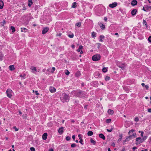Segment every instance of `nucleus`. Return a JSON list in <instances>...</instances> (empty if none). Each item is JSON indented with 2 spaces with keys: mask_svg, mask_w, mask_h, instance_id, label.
Listing matches in <instances>:
<instances>
[{
  "mask_svg": "<svg viewBox=\"0 0 151 151\" xmlns=\"http://www.w3.org/2000/svg\"><path fill=\"white\" fill-rule=\"evenodd\" d=\"M74 94L76 96L82 98L86 97L87 95L86 92L80 90L75 91Z\"/></svg>",
  "mask_w": 151,
  "mask_h": 151,
  "instance_id": "obj_1",
  "label": "nucleus"
},
{
  "mask_svg": "<svg viewBox=\"0 0 151 151\" xmlns=\"http://www.w3.org/2000/svg\"><path fill=\"white\" fill-rule=\"evenodd\" d=\"M69 96L65 93H63L60 97V100L63 103L68 102L69 101Z\"/></svg>",
  "mask_w": 151,
  "mask_h": 151,
  "instance_id": "obj_2",
  "label": "nucleus"
},
{
  "mask_svg": "<svg viewBox=\"0 0 151 151\" xmlns=\"http://www.w3.org/2000/svg\"><path fill=\"white\" fill-rule=\"evenodd\" d=\"M101 56L99 55H96L93 56L92 59L93 61H96L100 59Z\"/></svg>",
  "mask_w": 151,
  "mask_h": 151,
  "instance_id": "obj_3",
  "label": "nucleus"
},
{
  "mask_svg": "<svg viewBox=\"0 0 151 151\" xmlns=\"http://www.w3.org/2000/svg\"><path fill=\"white\" fill-rule=\"evenodd\" d=\"M12 91L10 89H7L6 91V93L7 96L9 98H11L12 96Z\"/></svg>",
  "mask_w": 151,
  "mask_h": 151,
  "instance_id": "obj_4",
  "label": "nucleus"
},
{
  "mask_svg": "<svg viewBox=\"0 0 151 151\" xmlns=\"http://www.w3.org/2000/svg\"><path fill=\"white\" fill-rule=\"evenodd\" d=\"M117 66L119 68H122V70H124L125 69V63L122 64H117Z\"/></svg>",
  "mask_w": 151,
  "mask_h": 151,
  "instance_id": "obj_5",
  "label": "nucleus"
},
{
  "mask_svg": "<svg viewBox=\"0 0 151 151\" xmlns=\"http://www.w3.org/2000/svg\"><path fill=\"white\" fill-rule=\"evenodd\" d=\"M49 28L48 27H46L44 28L42 32V33L43 34H45L48 31Z\"/></svg>",
  "mask_w": 151,
  "mask_h": 151,
  "instance_id": "obj_6",
  "label": "nucleus"
},
{
  "mask_svg": "<svg viewBox=\"0 0 151 151\" xmlns=\"http://www.w3.org/2000/svg\"><path fill=\"white\" fill-rule=\"evenodd\" d=\"M117 5V3L116 2H114L112 4H110L109 5V6L111 8H113L116 6Z\"/></svg>",
  "mask_w": 151,
  "mask_h": 151,
  "instance_id": "obj_7",
  "label": "nucleus"
},
{
  "mask_svg": "<svg viewBox=\"0 0 151 151\" xmlns=\"http://www.w3.org/2000/svg\"><path fill=\"white\" fill-rule=\"evenodd\" d=\"M49 90L51 93H53L55 92L56 90V89L54 87H50L49 88Z\"/></svg>",
  "mask_w": 151,
  "mask_h": 151,
  "instance_id": "obj_8",
  "label": "nucleus"
},
{
  "mask_svg": "<svg viewBox=\"0 0 151 151\" xmlns=\"http://www.w3.org/2000/svg\"><path fill=\"white\" fill-rule=\"evenodd\" d=\"M137 12V10L136 9H133L132 11L131 14L133 16H134L136 15V13Z\"/></svg>",
  "mask_w": 151,
  "mask_h": 151,
  "instance_id": "obj_9",
  "label": "nucleus"
},
{
  "mask_svg": "<svg viewBox=\"0 0 151 151\" xmlns=\"http://www.w3.org/2000/svg\"><path fill=\"white\" fill-rule=\"evenodd\" d=\"M137 1L136 0H132L131 3V5L133 6H134L136 5V4H137Z\"/></svg>",
  "mask_w": 151,
  "mask_h": 151,
  "instance_id": "obj_10",
  "label": "nucleus"
},
{
  "mask_svg": "<svg viewBox=\"0 0 151 151\" xmlns=\"http://www.w3.org/2000/svg\"><path fill=\"white\" fill-rule=\"evenodd\" d=\"M99 25L100 26L101 29H104L105 28V26L103 24L100 23H98Z\"/></svg>",
  "mask_w": 151,
  "mask_h": 151,
  "instance_id": "obj_11",
  "label": "nucleus"
},
{
  "mask_svg": "<svg viewBox=\"0 0 151 151\" xmlns=\"http://www.w3.org/2000/svg\"><path fill=\"white\" fill-rule=\"evenodd\" d=\"M47 133H44L42 135V138L43 139L45 140L47 139Z\"/></svg>",
  "mask_w": 151,
  "mask_h": 151,
  "instance_id": "obj_12",
  "label": "nucleus"
},
{
  "mask_svg": "<svg viewBox=\"0 0 151 151\" xmlns=\"http://www.w3.org/2000/svg\"><path fill=\"white\" fill-rule=\"evenodd\" d=\"M63 127H61L58 130V132L60 134H62L63 132Z\"/></svg>",
  "mask_w": 151,
  "mask_h": 151,
  "instance_id": "obj_13",
  "label": "nucleus"
},
{
  "mask_svg": "<svg viewBox=\"0 0 151 151\" xmlns=\"http://www.w3.org/2000/svg\"><path fill=\"white\" fill-rule=\"evenodd\" d=\"M108 113L109 114L112 115L114 114V111L111 109H109L108 111Z\"/></svg>",
  "mask_w": 151,
  "mask_h": 151,
  "instance_id": "obj_14",
  "label": "nucleus"
},
{
  "mask_svg": "<svg viewBox=\"0 0 151 151\" xmlns=\"http://www.w3.org/2000/svg\"><path fill=\"white\" fill-rule=\"evenodd\" d=\"M99 137L102 138L103 140H105V137L104 135L102 134H100L99 135Z\"/></svg>",
  "mask_w": 151,
  "mask_h": 151,
  "instance_id": "obj_15",
  "label": "nucleus"
},
{
  "mask_svg": "<svg viewBox=\"0 0 151 151\" xmlns=\"http://www.w3.org/2000/svg\"><path fill=\"white\" fill-rule=\"evenodd\" d=\"M9 70H13L15 69L14 67V65H10L9 66Z\"/></svg>",
  "mask_w": 151,
  "mask_h": 151,
  "instance_id": "obj_16",
  "label": "nucleus"
},
{
  "mask_svg": "<svg viewBox=\"0 0 151 151\" xmlns=\"http://www.w3.org/2000/svg\"><path fill=\"white\" fill-rule=\"evenodd\" d=\"M4 6V3L2 1H0V9H2Z\"/></svg>",
  "mask_w": 151,
  "mask_h": 151,
  "instance_id": "obj_17",
  "label": "nucleus"
},
{
  "mask_svg": "<svg viewBox=\"0 0 151 151\" xmlns=\"http://www.w3.org/2000/svg\"><path fill=\"white\" fill-rule=\"evenodd\" d=\"M30 69L32 70V72L34 73H35V72H34L33 71H37V69L35 67H31Z\"/></svg>",
  "mask_w": 151,
  "mask_h": 151,
  "instance_id": "obj_18",
  "label": "nucleus"
},
{
  "mask_svg": "<svg viewBox=\"0 0 151 151\" xmlns=\"http://www.w3.org/2000/svg\"><path fill=\"white\" fill-rule=\"evenodd\" d=\"M93 134V132L92 131H89L87 133L88 136H92Z\"/></svg>",
  "mask_w": 151,
  "mask_h": 151,
  "instance_id": "obj_19",
  "label": "nucleus"
},
{
  "mask_svg": "<svg viewBox=\"0 0 151 151\" xmlns=\"http://www.w3.org/2000/svg\"><path fill=\"white\" fill-rule=\"evenodd\" d=\"M28 2L29 3L28 4V6L29 7H30L31 5L33 4V2L32 0H29Z\"/></svg>",
  "mask_w": 151,
  "mask_h": 151,
  "instance_id": "obj_20",
  "label": "nucleus"
},
{
  "mask_svg": "<svg viewBox=\"0 0 151 151\" xmlns=\"http://www.w3.org/2000/svg\"><path fill=\"white\" fill-rule=\"evenodd\" d=\"M21 32H27V29L25 28H21Z\"/></svg>",
  "mask_w": 151,
  "mask_h": 151,
  "instance_id": "obj_21",
  "label": "nucleus"
},
{
  "mask_svg": "<svg viewBox=\"0 0 151 151\" xmlns=\"http://www.w3.org/2000/svg\"><path fill=\"white\" fill-rule=\"evenodd\" d=\"M104 37L103 35H101L100 36V40H99V41L100 42H102L103 41V40H102V39L104 38Z\"/></svg>",
  "mask_w": 151,
  "mask_h": 151,
  "instance_id": "obj_22",
  "label": "nucleus"
},
{
  "mask_svg": "<svg viewBox=\"0 0 151 151\" xmlns=\"http://www.w3.org/2000/svg\"><path fill=\"white\" fill-rule=\"evenodd\" d=\"M81 22H79L76 24L75 26L78 27H80L81 25Z\"/></svg>",
  "mask_w": 151,
  "mask_h": 151,
  "instance_id": "obj_23",
  "label": "nucleus"
},
{
  "mask_svg": "<svg viewBox=\"0 0 151 151\" xmlns=\"http://www.w3.org/2000/svg\"><path fill=\"white\" fill-rule=\"evenodd\" d=\"M91 142L92 143L93 145L96 144V142L92 138H91L90 139Z\"/></svg>",
  "mask_w": 151,
  "mask_h": 151,
  "instance_id": "obj_24",
  "label": "nucleus"
},
{
  "mask_svg": "<svg viewBox=\"0 0 151 151\" xmlns=\"http://www.w3.org/2000/svg\"><path fill=\"white\" fill-rule=\"evenodd\" d=\"M76 2H73L72 4V7L73 8H75L76 7Z\"/></svg>",
  "mask_w": 151,
  "mask_h": 151,
  "instance_id": "obj_25",
  "label": "nucleus"
},
{
  "mask_svg": "<svg viewBox=\"0 0 151 151\" xmlns=\"http://www.w3.org/2000/svg\"><path fill=\"white\" fill-rule=\"evenodd\" d=\"M11 29L12 30V32H15V29L14 27L13 26H11Z\"/></svg>",
  "mask_w": 151,
  "mask_h": 151,
  "instance_id": "obj_26",
  "label": "nucleus"
},
{
  "mask_svg": "<svg viewBox=\"0 0 151 151\" xmlns=\"http://www.w3.org/2000/svg\"><path fill=\"white\" fill-rule=\"evenodd\" d=\"M102 71L104 73L106 72L107 71V69L106 68H104L102 69Z\"/></svg>",
  "mask_w": 151,
  "mask_h": 151,
  "instance_id": "obj_27",
  "label": "nucleus"
},
{
  "mask_svg": "<svg viewBox=\"0 0 151 151\" xmlns=\"http://www.w3.org/2000/svg\"><path fill=\"white\" fill-rule=\"evenodd\" d=\"M143 24H145V25L146 27H147V22H146V21L145 20H143Z\"/></svg>",
  "mask_w": 151,
  "mask_h": 151,
  "instance_id": "obj_28",
  "label": "nucleus"
},
{
  "mask_svg": "<svg viewBox=\"0 0 151 151\" xmlns=\"http://www.w3.org/2000/svg\"><path fill=\"white\" fill-rule=\"evenodd\" d=\"M55 70V67H53L51 69V72L52 73H53L54 72V71Z\"/></svg>",
  "mask_w": 151,
  "mask_h": 151,
  "instance_id": "obj_29",
  "label": "nucleus"
},
{
  "mask_svg": "<svg viewBox=\"0 0 151 151\" xmlns=\"http://www.w3.org/2000/svg\"><path fill=\"white\" fill-rule=\"evenodd\" d=\"M130 140L129 139V138L128 137H127L126 139L124 141V142H125L129 141Z\"/></svg>",
  "mask_w": 151,
  "mask_h": 151,
  "instance_id": "obj_30",
  "label": "nucleus"
},
{
  "mask_svg": "<svg viewBox=\"0 0 151 151\" xmlns=\"http://www.w3.org/2000/svg\"><path fill=\"white\" fill-rule=\"evenodd\" d=\"M76 76V77H78L80 76L81 74L79 72H77L75 74Z\"/></svg>",
  "mask_w": 151,
  "mask_h": 151,
  "instance_id": "obj_31",
  "label": "nucleus"
},
{
  "mask_svg": "<svg viewBox=\"0 0 151 151\" xmlns=\"http://www.w3.org/2000/svg\"><path fill=\"white\" fill-rule=\"evenodd\" d=\"M79 139H80V141H79V142L82 145H83V144L82 143V142L83 141L81 137H79Z\"/></svg>",
  "mask_w": 151,
  "mask_h": 151,
  "instance_id": "obj_32",
  "label": "nucleus"
},
{
  "mask_svg": "<svg viewBox=\"0 0 151 151\" xmlns=\"http://www.w3.org/2000/svg\"><path fill=\"white\" fill-rule=\"evenodd\" d=\"M96 33L95 32H92V37H96Z\"/></svg>",
  "mask_w": 151,
  "mask_h": 151,
  "instance_id": "obj_33",
  "label": "nucleus"
},
{
  "mask_svg": "<svg viewBox=\"0 0 151 151\" xmlns=\"http://www.w3.org/2000/svg\"><path fill=\"white\" fill-rule=\"evenodd\" d=\"M22 116L24 119H26L27 118V115L26 114H23Z\"/></svg>",
  "mask_w": 151,
  "mask_h": 151,
  "instance_id": "obj_34",
  "label": "nucleus"
},
{
  "mask_svg": "<svg viewBox=\"0 0 151 151\" xmlns=\"http://www.w3.org/2000/svg\"><path fill=\"white\" fill-rule=\"evenodd\" d=\"M111 119H107L106 120V122L107 123H109L111 122Z\"/></svg>",
  "mask_w": 151,
  "mask_h": 151,
  "instance_id": "obj_35",
  "label": "nucleus"
},
{
  "mask_svg": "<svg viewBox=\"0 0 151 151\" xmlns=\"http://www.w3.org/2000/svg\"><path fill=\"white\" fill-rule=\"evenodd\" d=\"M3 57V55L1 52H0V60H2V58Z\"/></svg>",
  "mask_w": 151,
  "mask_h": 151,
  "instance_id": "obj_36",
  "label": "nucleus"
},
{
  "mask_svg": "<svg viewBox=\"0 0 151 151\" xmlns=\"http://www.w3.org/2000/svg\"><path fill=\"white\" fill-rule=\"evenodd\" d=\"M76 146V145L75 143H73L71 145V147L72 148L75 147Z\"/></svg>",
  "mask_w": 151,
  "mask_h": 151,
  "instance_id": "obj_37",
  "label": "nucleus"
},
{
  "mask_svg": "<svg viewBox=\"0 0 151 151\" xmlns=\"http://www.w3.org/2000/svg\"><path fill=\"white\" fill-rule=\"evenodd\" d=\"M110 78L108 76H106V77L105 78V79L106 81H107L109 80H110Z\"/></svg>",
  "mask_w": 151,
  "mask_h": 151,
  "instance_id": "obj_38",
  "label": "nucleus"
},
{
  "mask_svg": "<svg viewBox=\"0 0 151 151\" xmlns=\"http://www.w3.org/2000/svg\"><path fill=\"white\" fill-rule=\"evenodd\" d=\"M6 23V22L5 20H3V22H1V25L2 26H3L4 25V24Z\"/></svg>",
  "mask_w": 151,
  "mask_h": 151,
  "instance_id": "obj_39",
  "label": "nucleus"
},
{
  "mask_svg": "<svg viewBox=\"0 0 151 151\" xmlns=\"http://www.w3.org/2000/svg\"><path fill=\"white\" fill-rule=\"evenodd\" d=\"M68 36L70 38H73L74 37V35L73 33H72L71 35H68Z\"/></svg>",
  "mask_w": 151,
  "mask_h": 151,
  "instance_id": "obj_40",
  "label": "nucleus"
},
{
  "mask_svg": "<svg viewBox=\"0 0 151 151\" xmlns=\"http://www.w3.org/2000/svg\"><path fill=\"white\" fill-rule=\"evenodd\" d=\"M70 137H69V136H67L66 137V139L67 141H69L70 140Z\"/></svg>",
  "mask_w": 151,
  "mask_h": 151,
  "instance_id": "obj_41",
  "label": "nucleus"
},
{
  "mask_svg": "<svg viewBox=\"0 0 151 151\" xmlns=\"http://www.w3.org/2000/svg\"><path fill=\"white\" fill-rule=\"evenodd\" d=\"M70 73L68 70H67L66 72H65V74L67 75H68Z\"/></svg>",
  "mask_w": 151,
  "mask_h": 151,
  "instance_id": "obj_42",
  "label": "nucleus"
},
{
  "mask_svg": "<svg viewBox=\"0 0 151 151\" xmlns=\"http://www.w3.org/2000/svg\"><path fill=\"white\" fill-rule=\"evenodd\" d=\"M30 150H31V151H35V148L32 147L30 148Z\"/></svg>",
  "mask_w": 151,
  "mask_h": 151,
  "instance_id": "obj_43",
  "label": "nucleus"
},
{
  "mask_svg": "<svg viewBox=\"0 0 151 151\" xmlns=\"http://www.w3.org/2000/svg\"><path fill=\"white\" fill-rule=\"evenodd\" d=\"M147 138V136H144L142 139L143 141H144Z\"/></svg>",
  "mask_w": 151,
  "mask_h": 151,
  "instance_id": "obj_44",
  "label": "nucleus"
},
{
  "mask_svg": "<svg viewBox=\"0 0 151 151\" xmlns=\"http://www.w3.org/2000/svg\"><path fill=\"white\" fill-rule=\"evenodd\" d=\"M145 7V9H146V10L147 11L148 9H149V6L147 5H145L144 6Z\"/></svg>",
  "mask_w": 151,
  "mask_h": 151,
  "instance_id": "obj_45",
  "label": "nucleus"
},
{
  "mask_svg": "<svg viewBox=\"0 0 151 151\" xmlns=\"http://www.w3.org/2000/svg\"><path fill=\"white\" fill-rule=\"evenodd\" d=\"M141 137H137V138L136 139V140L137 141H139V140H140V139H141Z\"/></svg>",
  "mask_w": 151,
  "mask_h": 151,
  "instance_id": "obj_46",
  "label": "nucleus"
},
{
  "mask_svg": "<svg viewBox=\"0 0 151 151\" xmlns=\"http://www.w3.org/2000/svg\"><path fill=\"white\" fill-rule=\"evenodd\" d=\"M148 40L149 42H151V36H150L148 37Z\"/></svg>",
  "mask_w": 151,
  "mask_h": 151,
  "instance_id": "obj_47",
  "label": "nucleus"
},
{
  "mask_svg": "<svg viewBox=\"0 0 151 151\" xmlns=\"http://www.w3.org/2000/svg\"><path fill=\"white\" fill-rule=\"evenodd\" d=\"M134 120L136 122H138L139 120V119L138 118V117H136L135 118Z\"/></svg>",
  "mask_w": 151,
  "mask_h": 151,
  "instance_id": "obj_48",
  "label": "nucleus"
},
{
  "mask_svg": "<svg viewBox=\"0 0 151 151\" xmlns=\"http://www.w3.org/2000/svg\"><path fill=\"white\" fill-rule=\"evenodd\" d=\"M13 129H15V130L16 131H17L18 130V129L15 126L13 127Z\"/></svg>",
  "mask_w": 151,
  "mask_h": 151,
  "instance_id": "obj_49",
  "label": "nucleus"
},
{
  "mask_svg": "<svg viewBox=\"0 0 151 151\" xmlns=\"http://www.w3.org/2000/svg\"><path fill=\"white\" fill-rule=\"evenodd\" d=\"M35 93L36 94V95H39V93H38V91H35Z\"/></svg>",
  "mask_w": 151,
  "mask_h": 151,
  "instance_id": "obj_50",
  "label": "nucleus"
},
{
  "mask_svg": "<svg viewBox=\"0 0 151 151\" xmlns=\"http://www.w3.org/2000/svg\"><path fill=\"white\" fill-rule=\"evenodd\" d=\"M131 136H132V137L134 136V137H136V134L135 133L133 134L132 135H131Z\"/></svg>",
  "mask_w": 151,
  "mask_h": 151,
  "instance_id": "obj_51",
  "label": "nucleus"
},
{
  "mask_svg": "<svg viewBox=\"0 0 151 151\" xmlns=\"http://www.w3.org/2000/svg\"><path fill=\"white\" fill-rule=\"evenodd\" d=\"M140 143H142L143 142V140H142V139L141 138V139L139 140L138 141Z\"/></svg>",
  "mask_w": 151,
  "mask_h": 151,
  "instance_id": "obj_52",
  "label": "nucleus"
},
{
  "mask_svg": "<svg viewBox=\"0 0 151 151\" xmlns=\"http://www.w3.org/2000/svg\"><path fill=\"white\" fill-rule=\"evenodd\" d=\"M106 130L108 132H111L112 131V129H106Z\"/></svg>",
  "mask_w": 151,
  "mask_h": 151,
  "instance_id": "obj_53",
  "label": "nucleus"
},
{
  "mask_svg": "<svg viewBox=\"0 0 151 151\" xmlns=\"http://www.w3.org/2000/svg\"><path fill=\"white\" fill-rule=\"evenodd\" d=\"M145 88H146V89H147L149 88V86L147 85H145Z\"/></svg>",
  "mask_w": 151,
  "mask_h": 151,
  "instance_id": "obj_54",
  "label": "nucleus"
},
{
  "mask_svg": "<svg viewBox=\"0 0 151 151\" xmlns=\"http://www.w3.org/2000/svg\"><path fill=\"white\" fill-rule=\"evenodd\" d=\"M79 48L81 50L83 49V46L82 45H80L79 47Z\"/></svg>",
  "mask_w": 151,
  "mask_h": 151,
  "instance_id": "obj_55",
  "label": "nucleus"
},
{
  "mask_svg": "<svg viewBox=\"0 0 151 151\" xmlns=\"http://www.w3.org/2000/svg\"><path fill=\"white\" fill-rule=\"evenodd\" d=\"M129 138V139L130 140H131L132 138V136H131V135H130L128 137Z\"/></svg>",
  "mask_w": 151,
  "mask_h": 151,
  "instance_id": "obj_56",
  "label": "nucleus"
},
{
  "mask_svg": "<svg viewBox=\"0 0 151 151\" xmlns=\"http://www.w3.org/2000/svg\"><path fill=\"white\" fill-rule=\"evenodd\" d=\"M111 145L113 146V147H115V144L114 143V142H113Z\"/></svg>",
  "mask_w": 151,
  "mask_h": 151,
  "instance_id": "obj_57",
  "label": "nucleus"
},
{
  "mask_svg": "<svg viewBox=\"0 0 151 151\" xmlns=\"http://www.w3.org/2000/svg\"><path fill=\"white\" fill-rule=\"evenodd\" d=\"M104 20L106 22V21H107V18L106 17H104Z\"/></svg>",
  "mask_w": 151,
  "mask_h": 151,
  "instance_id": "obj_58",
  "label": "nucleus"
},
{
  "mask_svg": "<svg viewBox=\"0 0 151 151\" xmlns=\"http://www.w3.org/2000/svg\"><path fill=\"white\" fill-rule=\"evenodd\" d=\"M148 112L151 113V109H148Z\"/></svg>",
  "mask_w": 151,
  "mask_h": 151,
  "instance_id": "obj_59",
  "label": "nucleus"
},
{
  "mask_svg": "<svg viewBox=\"0 0 151 151\" xmlns=\"http://www.w3.org/2000/svg\"><path fill=\"white\" fill-rule=\"evenodd\" d=\"M142 10H143L145 11V12L147 11V10L145 9V8L144 6V7H143V8L142 9Z\"/></svg>",
  "mask_w": 151,
  "mask_h": 151,
  "instance_id": "obj_60",
  "label": "nucleus"
},
{
  "mask_svg": "<svg viewBox=\"0 0 151 151\" xmlns=\"http://www.w3.org/2000/svg\"><path fill=\"white\" fill-rule=\"evenodd\" d=\"M72 137V138L73 139V140H75V136L74 135H73Z\"/></svg>",
  "mask_w": 151,
  "mask_h": 151,
  "instance_id": "obj_61",
  "label": "nucleus"
},
{
  "mask_svg": "<svg viewBox=\"0 0 151 151\" xmlns=\"http://www.w3.org/2000/svg\"><path fill=\"white\" fill-rule=\"evenodd\" d=\"M143 134H144V132H142L141 133V136L142 137H143Z\"/></svg>",
  "mask_w": 151,
  "mask_h": 151,
  "instance_id": "obj_62",
  "label": "nucleus"
},
{
  "mask_svg": "<svg viewBox=\"0 0 151 151\" xmlns=\"http://www.w3.org/2000/svg\"><path fill=\"white\" fill-rule=\"evenodd\" d=\"M140 143L138 141H137V142L135 144H136V145H139V144Z\"/></svg>",
  "mask_w": 151,
  "mask_h": 151,
  "instance_id": "obj_63",
  "label": "nucleus"
},
{
  "mask_svg": "<svg viewBox=\"0 0 151 151\" xmlns=\"http://www.w3.org/2000/svg\"><path fill=\"white\" fill-rule=\"evenodd\" d=\"M137 147H133L132 148V149H133V150H135V149H137Z\"/></svg>",
  "mask_w": 151,
  "mask_h": 151,
  "instance_id": "obj_64",
  "label": "nucleus"
}]
</instances>
